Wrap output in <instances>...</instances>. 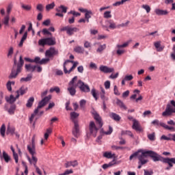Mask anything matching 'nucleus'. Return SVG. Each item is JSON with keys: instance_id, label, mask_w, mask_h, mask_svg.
Here are the masks:
<instances>
[{"instance_id": "64", "label": "nucleus", "mask_w": 175, "mask_h": 175, "mask_svg": "<svg viewBox=\"0 0 175 175\" xmlns=\"http://www.w3.org/2000/svg\"><path fill=\"white\" fill-rule=\"evenodd\" d=\"M105 88H106V90H109V88H110V82L109 81H107L105 82Z\"/></svg>"}, {"instance_id": "53", "label": "nucleus", "mask_w": 175, "mask_h": 175, "mask_svg": "<svg viewBox=\"0 0 175 175\" xmlns=\"http://www.w3.org/2000/svg\"><path fill=\"white\" fill-rule=\"evenodd\" d=\"M113 133V128L111 126H109V131L104 132L105 135H111Z\"/></svg>"}, {"instance_id": "1", "label": "nucleus", "mask_w": 175, "mask_h": 175, "mask_svg": "<svg viewBox=\"0 0 175 175\" xmlns=\"http://www.w3.org/2000/svg\"><path fill=\"white\" fill-rule=\"evenodd\" d=\"M139 152L140 151H138L131 154L129 157L130 161H132V159H133V158H136V157H137L139 160V165H146V163H148V159H146V157H150L152 158L154 162H158L161 161V155L152 150L142 152L141 154H139Z\"/></svg>"}, {"instance_id": "24", "label": "nucleus", "mask_w": 175, "mask_h": 175, "mask_svg": "<svg viewBox=\"0 0 175 175\" xmlns=\"http://www.w3.org/2000/svg\"><path fill=\"white\" fill-rule=\"evenodd\" d=\"M16 128L14 126H8L6 135H14L16 133Z\"/></svg>"}, {"instance_id": "63", "label": "nucleus", "mask_w": 175, "mask_h": 175, "mask_svg": "<svg viewBox=\"0 0 175 175\" xmlns=\"http://www.w3.org/2000/svg\"><path fill=\"white\" fill-rule=\"evenodd\" d=\"M144 175H152V174H154V172H152V171H148V170H144Z\"/></svg>"}, {"instance_id": "13", "label": "nucleus", "mask_w": 175, "mask_h": 175, "mask_svg": "<svg viewBox=\"0 0 175 175\" xmlns=\"http://www.w3.org/2000/svg\"><path fill=\"white\" fill-rule=\"evenodd\" d=\"M131 42V40H129L124 42L123 44H117L116 48L118 49V50L116 51V54H118V55H122V54L125 53V50L121 49H125V47H128Z\"/></svg>"}, {"instance_id": "40", "label": "nucleus", "mask_w": 175, "mask_h": 175, "mask_svg": "<svg viewBox=\"0 0 175 175\" xmlns=\"http://www.w3.org/2000/svg\"><path fill=\"white\" fill-rule=\"evenodd\" d=\"M50 92H57V94H59V92H61V89H59V87L58 86H56V87H54V88H51L50 89Z\"/></svg>"}, {"instance_id": "55", "label": "nucleus", "mask_w": 175, "mask_h": 175, "mask_svg": "<svg viewBox=\"0 0 175 175\" xmlns=\"http://www.w3.org/2000/svg\"><path fill=\"white\" fill-rule=\"evenodd\" d=\"M129 21H127L125 23H121L120 24L118 27L121 28V27H128L129 25Z\"/></svg>"}, {"instance_id": "48", "label": "nucleus", "mask_w": 175, "mask_h": 175, "mask_svg": "<svg viewBox=\"0 0 175 175\" xmlns=\"http://www.w3.org/2000/svg\"><path fill=\"white\" fill-rule=\"evenodd\" d=\"M124 79L126 81H131V80H133V76L130 75H126L124 78Z\"/></svg>"}, {"instance_id": "33", "label": "nucleus", "mask_w": 175, "mask_h": 175, "mask_svg": "<svg viewBox=\"0 0 175 175\" xmlns=\"http://www.w3.org/2000/svg\"><path fill=\"white\" fill-rule=\"evenodd\" d=\"M57 12H59L60 13H66L68 12V8L64 6V5H60L57 9Z\"/></svg>"}, {"instance_id": "19", "label": "nucleus", "mask_w": 175, "mask_h": 175, "mask_svg": "<svg viewBox=\"0 0 175 175\" xmlns=\"http://www.w3.org/2000/svg\"><path fill=\"white\" fill-rule=\"evenodd\" d=\"M0 157L1 159H4L6 163H9V162H10V161L12 160L10 156H9V154L5 151H3V154H1Z\"/></svg>"}, {"instance_id": "39", "label": "nucleus", "mask_w": 175, "mask_h": 175, "mask_svg": "<svg viewBox=\"0 0 175 175\" xmlns=\"http://www.w3.org/2000/svg\"><path fill=\"white\" fill-rule=\"evenodd\" d=\"M55 7V3H51V4H48L46 5V10L49 12L51 10V9H54Z\"/></svg>"}, {"instance_id": "56", "label": "nucleus", "mask_w": 175, "mask_h": 175, "mask_svg": "<svg viewBox=\"0 0 175 175\" xmlns=\"http://www.w3.org/2000/svg\"><path fill=\"white\" fill-rule=\"evenodd\" d=\"M84 47L85 49H90L91 47V42L88 41H85Z\"/></svg>"}, {"instance_id": "17", "label": "nucleus", "mask_w": 175, "mask_h": 175, "mask_svg": "<svg viewBox=\"0 0 175 175\" xmlns=\"http://www.w3.org/2000/svg\"><path fill=\"white\" fill-rule=\"evenodd\" d=\"M100 72H103V73H111V72H114V68H109L106 66H100Z\"/></svg>"}, {"instance_id": "6", "label": "nucleus", "mask_w": 175, "mask_h": 175, "mask_svg": "<svg viewBox=\"0 0 175 175\" xmlns=\"http://www.w3.org/2000/svg\"><path fill=\"white\" fill-rule=\"evenodd\" d=\"M50 99H51V96H48L39 102L37 109L34 110V112L31 115V117L29 118L30 124H32V122H33V118H35L36 114L39 113V110H40L42 107H44V106L47 105V103L50 100Z\"/></svg>"}, {"instance_id": "57", "label": "nucleus", "mask_w": 175, "mask_h": 175, "mask_svg": "<svg viewBox=\"0 0 175 175\" xmlns=\"http://www.w3.org/2000/svg\"><path fill=\"white\" fill-rule=\"evenodd\" d=\"M13 157H14V159H15L16 163H18V154H17V153L16 152H14Z\"/></svg>"}, {"instance_id": "18", "label": "nucleus", "mask_w": 175, "mask_h": 175, "mask_svg": "<svg viewBox=\"0 0 175 175\" xmlns=\"http://www.w3.org/2000/svg\"><path fill=\"white\" fill-rule=\"evenodd\" d=\"M133 129H135L136 132H142V131H143L140 124H139V122L136 120H133Z\"/></svg>"}, {"instance_id": "29", "label": "nucleus", "mask_w": 175, "mask_h": 175, "mask_svg": "<svg viewBox=\"0 0 175 175\" xmlns=\"http://www.w3.org/2000/svg\"><path fill=\"white\" fill-rule=\"evenodd\" d=\"M33 102H35V98L33 97H30L28 100H27V103H26V107L31 108L32 107L33 105Z\"/></svg>"}, {"instance_id": "10", "label": "nucleus", "mask_w": 175, "mask_h": 175, "mask_svg": "<svg viewBox=\"0 0 175 175\" xmlns=\"http://www.w3.org/2000/svg\"><path fill=\"white\" fill-rule=\"evenodd\" d=\"M159 161H161V162H163V163H167L168 166L165 168V170L172 169V167H173V163L175 164V158H163L160 156V160Z\"/></svg>"}, {"instance_id": "32", "label": "nucleus", "mask_w": 175, "mask_h": 175, "mask_svg": "<svg viewBox=\"0 0 175 175\" xmlns=\"http://www.w3.org/2000/svg\"><path fill=\"white\" fill-rule=\"evenodd\" d=\"M5 133H6V126L3 124L0 128V134L2 137H5Z\"/></svg>"}, {"instance_id": "60", "label": "nucleus", "mask_w": 175, "mask_h": 175, "mask_svg": "<svg viewBox=\"0 0 175 175\" xmlns=\"http://www.w3.org/2000/svg\"><path fill=\"white\" fill-rule=\"evenodd\" d=\"M50 19H47L42 23V25H45V27H49V25H50Z\"/></svg>"}, {"instance_id": "7", "label": "nucleus", "mask_w": 175, "mask_h": 175, "mask_svg": "<svg viewBox=\"0 0 175 175\" xmlns=\"http://www.w3.org/2000/svg\"><path fill=\"white\" fill-rule=\"evenodd\" d=\"M79 114L77 112H71L70 113V117L71 120L74 122V129L72 130V135L75 136V137H79V122L76 120L77 117H79Z\"/></svg>"}, {"instance_id": "28", "label": "nucleus", "mask_w": 175, "mask_h": 175, "mask_svg": "<svg viewBox=\"0 0 175 175\" xmlns=\"http://www.w3.org/2000/svg\"><path fill=\"white\" fill-rule=\"evenodd\" d=\"M17 98L14 97V95H10V97H6L5 100L8 103H10L11 105L13 104L14 102L16 100Z\"/></svg>"}, {"instance_id": "16", "label": "nucleus", "mask_w": 175, "mask_h": 175, "mask_svg": "<svg viewBox=\"0 0 175 175\" xmlns=\"http://www.w3.org/2000/svg\"><path fill=\"white\" fill-rule=\"evenodd\" d=\"M50 61V59L46 58V59H42L40 60V57H36L34 59H33V62H35L36 64H40V65H44V64H47Z\"/></svg>"}, {"instance_id": "23", "label": "nucleus", "mask_w": 175, "mask_h": 175, "mask_svg": "<svg viewBox=\"0 0 175 175\" xmlns=\"http://www.w3.org/2000/svg\"><path fill=\"white\" fill-rule=\"evenodd\" d=\"M109 117L112 118V120H114V121H120L121 120L120 115L113 112L109 113Z\"/></svg>"}, {"instance_id": "49", "label": "nucleus", "mask_w": 175, "mask_h": 175, "mask_svg": "<svg viewBox=\"0 0 175 175\" xmlns=\"http://www.w3.org/2000/svg\"><path fill=\"white\" fill-rule=\"evenodd\" d=\"M12 84H14V82L8 81L7 83V89L8 91H12Z\"/></svg>"}, {"instance_id": "21", "label": "nucleus", "mask_w": 175, "mask_h": 175, "mask_svg": "<svg viewBox=\"0 0 175 175\" xmlns=\"http://www.w3.org/2000/svg\"><path fill=\"white\" fill-rule=\"evenodd\" d=\"M154 12L157 16H167V14H169V12L166 10L156 9Z\"/></svg>"}, {"instance_id": "2", "label": "nucleus", "mask_w": 175, "mask_h": 175, "mask_svg": "<svg viewBox=\"0 0 175 175\" xmlns=\"http://www.w3.org/2000/svg\"><path fill=\"white\" fill-rule=\"evenodd\" d=\"M92 114L98 126L96 127L95 122L94 121H91L89 124V131L91 136H93V137H96V133H98V131H99L100 128L103 126V122H102V118L100 116H99V113H98V112L96 111H93Z\"/></svg>"}, {"instance_id": "8", "label": "nucleus", "mask_w": 175, "mask_h": 175, "mask_svg": "<svg viewBox=\"0 0 175 175\" xmlns=\"http://www.w3.org/2000/svg\"><path fill=\"white\" fill-rule=\"evenodd\" d=\"M75 81H77V76L72 78V79L69 82L68 88H67V91L71 96H75V95H76V88L77 87V85H75Z\"/></svg>"}, {"instance_id": "15", "label": "nucleus", "mask_w": 175, "mask_h": 175, "mask_svg": "<svg viewBox=\"0 0 175 175\" xmlns=\"http://www.w3.org/2000/svg\"><path fill=\"white\" fill-rule=\"evenodd\" d=\"M58 51L55 50V48L51 47L49 50L46 51L45 55L46 57H49V58H51V57H54V55H57Z\"/></svg>"}, {"instance_id": "59", "label": "nucleus", "mask_w": 175, "mask_h": 175, "mask_svg": "<svg viewBox=\"0 0 175 175\" xmlns=\"http://www.w3.org/2000/svg\"><path fill=\"white\" fill-rule=\"evenodd\" d=\"M85 103H87V101H85V100H81L79 102L80 107H81L83 109V107H84V106H85Z\"/></svg>"}, {"instance_id": "34", "label": "nucleus", "mask_w": 175, "mask_h": 175, "mask_svg": "<svg viewBox=\"0 0 175 175\" xmlns=\"http://www.w3.org/2000/svg\"><path fill=\"white\" fill-rule=\"evenodd\" d=\"M116 105H118V106H120L121 109H124V110H126V106H125V104H124V103L121 101V100L117 99Z\"/></svg>"}, {"instance_id": "9", "label": "nucleus", "mask_w": 175, "mask_h": 175, "mask_svg": "<svg viewBox=\"0 0 175 175\" xmlns=\"http://www.w3.org/2000/svg\"><path fill=\"white\" fill-rule=\"evenodd\" d=\"M170 104L167 105L165 111L162 113L163 117H169V116H172L173 113H175V108H172V106L175 107V101L172 100Z\"/></svg>"}, {"instance_id": "41", "label": "nucleus", "mask_w": 175, "mask_h": 175, "mask_svg": "<svg viewBox=\"0 0 175 175\" xmlns=\"http://www.w3.org/2000/svg\"><path fill=\"white\" fill-rule=\"evenodd\" d=\"M38 44H39V46H42L43 47H44V46L47 45L46 38H42V39L39 40Z\"/></svg>"}, {"instance_id": "38", "label": "nucleus", "mask_w": 175, "mask_h": 175, "mask_svg": "<svg viewBox=\"0 0 175 175\" xmlns=\"http://www.w3.org/2000/svg\"><path fill=\"white\" fill-rule=\"evenodd\" d=\"M103 50H106V44L100 45L99 47L97 49L96 51L97 53H102V51H103Z\"/></svg>"}, {"instance_id": "30", "label": "nucleus", "mask_w": 175, "mask_h": 175, "mask_svg": "<svg viewBox=\"0 0 175 175\" xmlns=\"http://www.w3.org/2000/svg\"><path fill=\"white\" fill-rule=\"evenodd\" d=\"M74 51L78 54H84V48L77 46L74 48Z\"/></svg>"}, {"instance_id": "25", "label": "nucleus", "mask_w": 175, "mask_h": 175, "mask_svg": "<svg viewBox=\"0 0 175 175\" xmlns=\"http://www.w3.org/2000/svg\"><path fill=\"white\" fill-rule=\"evenodd\" d=\"M25 68L29 72H35L36 70V66L32 64H25Z\"/></svg>"}, {"instance_id": "50", "label": "nucleus", "mask_w": 175, "mask_h": 175, "mask_svg": "<svg viewBox=\"0 0 175 175\" xmlns=\"http://www.w3.org/2000/svg\"><path fill=\"white\" fill-rule=\"evenodd\" d=\"M105 94L106 93H100V96L102 100H103V101L109 100V98L105 96Z\"/></svg>"}, {"instance_id": "27", "label": "nucleus", "mask_w": 175, "mask_h": 175, "mask_svg": "<svg viewBox=\"0 0 175 175\" xmlns=\"http://www.w3.org/2000/svg\"><path fill=\"white\" fill-rule=\"evenodd\" d=\"M116 160H113L112 161L109 162L108 164L105 163L102 165L103 169L106 170L108 169V167H111L112 166H114L116 165Z\"/></svg>"}, {"instance_id": "31", "label": "nucleus", "mask_w": 175, "mask_h": 175, "mask_svg": "<svg viewBox=\"0 0 175 175\" xmlns=\"http://www.w3.org/2000/svg\"><path fill=\"white\" fill-rule=\"evenodd\" d=\"M32 80V75H28L27 77H23L21 79L20 81L21 83L31 81Z\"/></svg>"}, {"instance_id": "46", "label": "nucleus", "mask_w": 175, "mask_h": 175, "mask_svg": "<svg viewBox=\"0 0 175 175\" xmlns=\"http://www.w3.org/2000/svg\"><path fill=\"white\" fill-rule=\"evenodd\" d=\"M128 0H122L120 1H117L115 3L113 4V6H120V5H124L125 2H126Z\"/></svg>"}, {"instance_id": "44", "label": "nucleus", "mask_w": 175, "mask_h": 175, "mask_svg": "<svg viewBox=\"0 0 175 175\" xmlns=\"http://www.w3.org/2000/svg\"><path fill=\"white\" fill-rule=\"evenodd\" d=\"M13 53H14V49L13 47H10L8 50V58H12V55H13Z\"/></svg>"}, {"instance_id": "58", "label": "nucleus", "mask_w": 175, "mask_h": 175, "mask_svg": "<svg viewBox=\"0 0 175 175\" xmlns=\"http://www.w3.org/2000/svg\"><path fill=\"white\" fill-rule=\"evenodd\" d=\"M36 9L38 10V12H43V5L42 4H38L36 7Z\"/></svg>"}, {"instance_id": "61", "label": "nucleus", "mask_w": 175, "mask_h": 175, "mask_svg": "<svg viewBox=\"0 0 175 175\" xmlns=\"http://www.w3.org/2000/svg\"><path fill=\"white\" fill-rule=\"evenodd\" d=\"M73 174L72 170H66L64 173H63V175H68V174Z\"/></svg>"}, {"instance_id": "62", "label": "nucleus", "mask_w": 175, "mask_h": 175, "mask_svg": "<svg viewBox=\"0 0 175 175\" xmlns=\"http://www.w3.org/2000/svg\"><path fill=\"white\" fill-rule=\"evenodd\" d=\"M70 162H71V166H72V167H76V166L79 165V163L77 162V160L70 161Z\"/></svg>"}, {"instance_id": "37", "label": "nucleus", "mask_w": 175, "mask_h": 175, "mask_svg": "<svg viewBox=\"0 0 175 175\" xmlns=\"http://www.w3.org/2000/svg\"><path fill=\"white\" fill-rule=\"evenodd\" d=\"M16 110V105H12L10 106V109L8 110L9 114H14V111Z\"/></svg>"}, {"instance_id": "54", "label": "nucleus", "mask_w": 175, "mask_h": 175, "mask_svg": "<svg viewBox=\"0 0 175 175\" xmlns=\"http://www.w3.org/2000/svg\"><path fill=\"white\" fill-rule=\"evenodd\" d=\"M3 24L8 25L9 24V15H6L4 18Z\"/></svg>"}, {"instance_id": "20", "label": "nucleus", "mask_w": 175, "mask_h": 175, "mask_svg": "<svg viewBox=\"0 0 175 175\" xmlns=\"http://www.w3.org/2000/svg\"><path fill=\"white\" fill-rule=\"evenodd\" d=\"M105 23L107 25L109 26V28H110V29H116V28H117V25H116V23H114V21L111 19L107 20Z\"/></svg>"}, {"instance_id": "26", "label": "nucleus", "mask_w": 175, "mask_h": 175, "mask_svg": "<svg viewBox=\"0 0 175 175\" xmlns=\"http://www.w3.org/2000/svg\"><path fill=\"white\" fill-rule=\"evenodd\" d=\"M45 39H46V45H48V46H54V44H55V38H46Z\"/></svg>"}, {"instance_id": "4", "label": "nucleus", "mask_w": 175, "mask_h": 175, "mask_svg": "<svg viewBox=\"0 0 175 175\" xmlns=\"http://www.w3.org/2000/svg\"><path fill=\"white\" fill-rule=\"evenodd\" d=\"M27 150L31 155V158L27 157V159L30 163V165H33V166H36V163H38V158L35 157L36 155V150L35 145V135H33L31 138V145L27 146Z\"/></svg>"}, {"instance_id": "11", "label": "nucleus", "mask_w": 175, "mask_h": 175, "mask_svg": "<svg viewBox=\"0 0 175 175\" xmlns=\"http://www.w3.org/2000/svg\"><path fill=\"white\" fill-rule=\"evenodd\" d=\"M60 31L62 32H64V31H66V33L68 35H69L70 36H72V35H73V33H75V32H79V31H80V29H79V28L77 27H71V26H66V27H63Z\"/></svg>"}, {"instance_id": "12", "label": "nucleus", "mask_w": 175, "mask_h": 175, "mask_svg": "<svg viewBox=\"0 0 175 175\" xmlns=\"http://www.w3.org/2000/svg\"><path fill=\"white\" fill-rule=\"evenodd\" d=\"M152 124L154 126H162L163 128H164L165 129H167V131H174V127L173 126H170L167 124L160 122L159 120H154L152 122Z\"/></svg>"}, {"instance_id": "51", "label": "nucleus", "mask_w": 175, "mask_h": 175, "mask_svg": "<svg viewBox=\"0 0 175 175\" xmlns=\"http://www.w3.org/2000/svg\"><path fill=\"white\" fill-rule=\"evenodd\" d=\"M68 14H72L73 16H75L76 17H78V16H80L81 14L79 12H76L75 11L71 10L68 13Z\"/></svg>"}, {"instance_id": "22", "label": "nucleus", "mask_w": 175, "mask_h": 175, "mask_svg": "<svg viewBox=\"0 0 175 175\" xmlns=\"http://www.w3.org/2000/svg\"><path fill=\"white\" fill-rule=\"evenodd\" d=\"M27 93V89L24 87H21L18 90L16 91V98H20V95H24Z\"/></svg>"}, {"instance_id": "5", "label": "nucleus", "mask_w": 175, "mask_h": 175, "mask_svg": "<svg viewBox=\"0 0 175 175\" xmlns=\"http://www.w3.org/2000/svg\"><path fill=\"white\" fill-rule=\"evenodd\" d=\"M77 65H79V62L66 60L63 65L65 75H70V73H72V72L76 69Z\"/></svg>"}, {"instance_id": "42", "label": "nucleus", "mask_w": 175, "mask_h": 175, "mask_svg": "<svg viewBox=\"0 0 175 175\" xmlns=\"http://www.w3.org/2000/svg\"><path fill=\"white\" fill-rule=\"evenodd\" d=\"M104 18H111V11H107L104 13Z\"/></svg>"}, {"instance_id": "45", "label": "nucleus", "mask_w": 175, "mask_h": 175, "mask_svg": "<svg viewBox=\"0 0 175 175\" xmlns=\"http://www.w3.org/2000/svg\"><path fill=\"white\" fill-rule=\"evenodd\" d=\"M91 94H92V96L94 98L95 100H98V95L96 94V90L93 88L91 91Z\"/></svg>"}, {"instance_id": "35", "label": "nucleus", "mask_w": 175, "mask_h": 175, "mask_svg": "<svg viewBox=\"0 0 175 175\" xmlns=\"http://www.w3.org/2000/svg\"><path fill=\"white\" fill-rule=\"evenodd\" d=\"M154 47L157 49V51H163V46H161V42H154Z\"/></svg>"}, {"instance_id": "3", "label": "nucleus", "mask_w": 175, "mask_h": 175, "mask_svg": "<svg viewBox=\"0 0 175 175\" xmlns=\"http://www.w3.org/2000/svg\"><path fill=\"white\" fill-rule=\"evenodd\" d=\"M16 56L17 55H15L14 57V64L11 74L9 76V79H16L19 73H21V71L23 70V66H24V59H23V55H20L18 62H17Z\"/></svg>"}, {"instance_id": "43", "label": "nucleus", "mask_w": 175, "mask_h": 175, "mask_svg": "<svg viewBox=\"0 0 175 175\" xmlns=\"http://www.w3.org/2000/svg\"><path fill=\"white\" fill-rule=\"evenodd\" d=\"M142 9L146 10V13H150V12H151V7L148 5H142Z\"/></svg>"}, {"instance_id": "47", "label": "nucleus", "mask_w": 175, "mask_h": 175, "mask_svg": "<svg viewBox=\"0 0 175 175\" xmlns=\"http://www.w3.org/2000/svg\"><path fill=\"white\" fill-rule=\"evenodd\" d=\"M148 139L151 142H154L155 140V133L148 135Z\"/></svg>"}, {"instance_id": "14", "label": "nucleus", "mask_w": 175, "mask_h": 175, "mask_svg": "<svg viewBox=\"0 0 175 175\" xmlns=\"http://www.w3.org/2000/svg\"><path fill=\"white\" fill-rule=\"evenodd\" d=\"M77 86L79 88V90L82 92H90V91H91L90 86L84 83V82H83L81 80L78 81Z\"/></svg>"}, {"instance_id": "52", "label": "nucleus", "mask_w": 175, "mask_h": 175, "mask_svg": "<svg viewBox=\"0 0 175 175\" xmlns=\"http://www.w3.org/2000/svg\"><path fill=\"white\" fill-rule=\"evenodd\" d=\"M22 8H23V9H25V10H31V9H32V7L29 5H25L23 4Z\"/></svg>"}, {"instance_id": "36", "label": "nucleus", "mask_w": 175, "mask_h": 175, "mask_svg": "<svg viewBox=\"0 0 175 175\" xmlns=\"http://www.w3.org/2000/svg\"><path fill=\"white\" fill-rule=\"evenodd\" d=\"M114 154H111V152H104V154H103V157H105V158H107V159H111V158H113V157H114Z\"/></svg>"}]
</instances>
